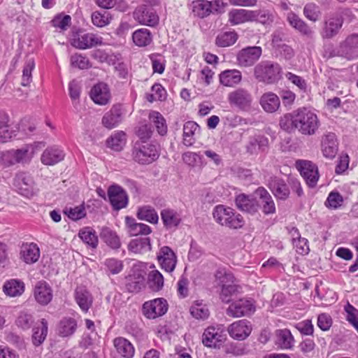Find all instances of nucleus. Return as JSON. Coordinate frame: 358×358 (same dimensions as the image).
Segmentation results:
<instances>
[{
  "mask_svg": "<svg viewBox=\"0 0 358 358\" xmlns=\"http://www.w3.org/2000/svg\"><path fill=\"white\" fill-rule=\"evenodd\" d=\"M280 127L287 133L298 131L305 136H313L320 127L317 115L306 107L299 108L283 115L279 120Z\"/></svg>",
  "mask_w": 358,
  "mask_h": 358,
  "instance_id": "obj_1",
  "label": "nucleus"
},
{
  "mask_svg": "<svg viewBox=\"0 0 358 358\" xmlns=\"http://www.w3.org/2000/svg\"><path fill=\"white\" fill-rule=\"evenodd\" d=\"M132 157L138 164H149L159 158V149L155 144L137 141L132 149Z\"/></svg>",
  "mask_w": 358,
  "mask_h": 358,
  "instance_id": "obj_2",
  "label": "nucleus"
},
{
  "mask_svg": "<svg viewBox=\"0 0 358 358\" xmlns=\"http://www.w3.org/2000/svg\"><path fill=\"white\" fill-rule=\"evenodd\" d=\"M281 67L277 63L262 62L254 69V76L259 82L273 84L280 78Z\"/></svg>",
  "mask_w": 358,
  "mask_h": 358,
  "instance_id": "obj_3",
  "label": "nucleus"
},
{
  "mask_svg": "<svg viewBox=\"0 0 358 358\" xmlns=\"http://www.w3.org/2000/svg\"><path fill=\"white\" fill-rule=\"evenodd\" d=\"M227 100L231 106L243 111H248L252 108L253 98L249 90L238 87L228 94Z\"/></svg>",
  "mask_w": 358,
  "mask_h": 358,
  "instance_id": "obj_4",
  "label": "nucleus"
},
{
  "mask_svg": "<svg viewBox=\"0 0 358 358\" xmlns=\"http://www.w3.org/2000/svg\"><path fill=\"white\" fill-rule=\"evenodd\" d=\"M13 185L22 196L30 197L34 194L35 182L29 173L22 171L16 173Z\"/></svg>",
  "mask_w": 358,
  "mask_h": 358,
  "instance_id": "obj_5",
  "label": "nucleus"
},
{
  "mask_svg": "<svg viewBox=\"0 0 358 358\" xmlns=\"http://www.w3.org/2000/svg\"><path fill=\"white\" fill-rule=\"evenodd\" d=\"M103 44V38L93 33L80 31L75 34L71 39V45L80 50L90 49Z\"/></svg>",
  "mask_w": 358,
  "mask_h": 358,
  "instance_id": "obj_6",
  "label": "nucleus"
},
{
  "mask_svg": "<svg viewBox=\"0 0 358 358\" xmlns=\"http://www.w3.org/2000/svg\"><path fill=\"white\" fill-rule=\"evenodd\" d=\"M167 301L163 298H157L146 301L143 305L142 311L148 319H155L164 315L168 310Z\"/></svg>",
  "mask_w": 358,
  "mask_h": 358,
  "instance_id": "obj_7",
  "label": "nucleus"
},
{
  "mask_svg": "<svg viewBox=\"0 0 358 358\" xmlns=\"http://www.w3.org/2000/svg\"><path fill=\"white\" fill-rule=\"evenodd\" d=\"M134 18L138 23L154 27L159 23V17L153 8L150 6L141 5L134 12Z\"/></svg>",
  "mask_w": 358,
  "mask_h": 358,
  "instance_id": "obj_8",
  "label": "nucleus"
},
{
  "mask_svg": "<svg viewBox=\"0 0 358 358\" xmlns=\"http://www.w3.org/2000/svg\"><path fill=\"white\" fill-rule=\"evenodd\" d=\"M252 326L250 321L243 319L233 322L227 327L229 336L236 341H244L251 334Z\"/></svg>",
  "mask_w": 358,
  "mask_h": 358,
  "instance_id": "obj_9",
  "label": "nucleus"
},
{
  "mask_svg": "<svg viewBox=\"0 0 358 358\" xmlns=\"http://www.w3.org/2000/svg\"><path fill=\"white\" fill-rule=\"evenodd\" d=\"M255 311V307L251 301L241 299L232 302L227 310V314L233 317L248 316Z\"/></svg>",
  "mask_w": 358,
  "mask_h": 358,
  "instance_id": "obj_10",
  "label": "nucleus"
},
{
  "mask_svg": "<svg viewBox=\"0 0 358 358\" xmlns=\"http://www.w3.org/2000/svg\"><path fill=\"white\" fill-rule=\"evenodd\" d=\"M262 48L250 46L240 50L237 55V62L240 66L248 67L252 66L261 57Z\"/></svg>",
  "mask_w": 358,
  "mask_h": 358,
  "instance_id": "obj_11",
  "label": "nucleus"
},
{
  "mask_svg": "<svg viewBox=\"0 0 358 358\" xmlns=\"http://www.w3.org/2000/svg\"><path fill=\"white\" fill-rule=\"evenodd\" d=\"M298 168L306 184L310 187H315L320 177L317 166L310 161H300Z\"/></svg>",
  "mask_w": 358,
  "mask_h": 358,
  "instance_id": "obj_12",
  "label": "nucleus"
},
{
  "mask_svg": "<svg viewBox=\"0 0 358 358\" xmlns=\"http://www.w3.org/2000/svg\"><path fill=\"white\" fill-rule=\"evenodd\" d=\"M269 147L268 138L262 134H255L248 138L245 150L250 155H257L261 152H266Z\"/></svg>",
  "mask_w": 358,
  "mask_h": 358,
  "instance_id": "obj_13",
  "label": "nucleus"
},
{
  "mask_svg": "<svg viewBox=\"0 0 358 358\" xmlns=\"http://www.w3.org/2000/svg\"><path fill=\"white\" fill-rule=\"evenodd\" d=\"M343 24V18L338 15H334L327 18L321 31L323 38L331 39L336 36Z\"/></svg>",
  "mask_w": 358,
  "mask_h": 358,
  "instance_id": "obj_14",
  "label": "nucleus"
},
{
  "mask_svg": "<svg viewBox=\"0 0 358 358\" xmlns=\"http://www.w3.org/2000/svg\"><path fill=\"white\" fill-rule=\"evenodd\" d=\"M235 203L240 210L251 215L255 214L259 209V205L257 198L255 196V192L252 195L238 194L236 196Z\"/></svg>",
  "mask_w": 358,
  "mask_h": 358,
  "instance_id": "obj_15",
  "label": "nucleus"
},
{
  "mask_svg": "<svg viewBox=\"0 0 358 358\" xmlns=\"http://www.w3.org/2000/svg\"><path fill=\"white\" fill-rule=\"evenodd\" d=\"M255 196L257 198L259 208L265 215L274 214L275 213V202L269 192L263 187H258L255 191Z\"/></svg>",
  "mask_w": 358,
  "mask_h": 358,
  "instance_id": "obj_16",
  "label": "nucleus"
},
{
  "mask_svg": "<svg viewBox=\"0 0 358 358\" xmlns=\"http://www.w3.org/2000/svg\"><path fill=\"white\" fill-rule=\"evenodd\" d=\"M286 19L289 24L301 35L310 38L313 37V29L295 13L289 12Z\"/></svg>",
  "mask_w": 358,
  "mask_h": 358,
  "instance_id": "obj_17",
  "label": "nucleus"
},
{
  "mask_svg": "<svg viewBox=\"0 0 358 358\" xmlns=\"http://www.w3.org/2000/svg\"><path fill=\"white\" fill-rule=\"evenodd\" d=\"M268 187L277 199L285 201L290 194L285 181L277 176H271L268 180Z\"/></svg>",
  "mask_w": 358,
  "mask_h": 358,
  "instance_id": "obj_18",
  "label": "nucleus"
},
{
  "mask_svg": "<svg viewBox=\"0 0 358 358\" xmlns=\"http://www.w3.org/2000/svg\"><path fill=\"white\" fill-rule=\"evenodd\" d=\"M157 259L161 268L164 271L171 273L175 269L177 258L171 248L168 246L162 247L157 255Z\"/></svg>",
  "mask_w": 358,
  "mask_h": 358,
  "instance_id": "obj_19",
  "label": "nucleus"
},
{
  "mask_svg": "<svg viewBox=\"0 0 358 358\" xmlns=\"http://www.w3.org/2000/svg\"><path fill=\"white\" fill-rule=\"evenodd\" d=\"M109 201L115 210L125 208L128 203V197L124 189L118 185H112L108 188Z\"/></svg>",
  "mask_w": 358,
  "mask_h": 358,
  "instance_id": "obj_20",
  "label": "nucleus"
},
{
  "mask_svg": "<svg viewBox=\"0 0 358 358\" xmlns=\"http://www.w3.org/2000/svg\"><path fill=\"white\" fill-rule=\"evenodd\" d=\"M90 97L96 104L100 106L108 104L111 98L108 85L104 83H99L94 85L90 91Z\"/></svg>",
  "mask_w": 358,
  "mask_h": 358,
  "instance_id": "obj_21",
  "label": "nucleus"
},
{
  "mask_svg": "<svg viewBox=\"0 0 358 358\" xmlns=\"http://www.w3.org/2000/svg\"><path fill=\"white\" fill-rule=\"evenodd\" d=\"M64 151L59 146L52 145L48 147L42 153L41 162L48 166H53L64 159Z\"/></svg>",
  "mask_w": 358,
  "mask_h": 358,
  "instance_id": "obj_22",
  "label": "nucleus"
},
{
  "mask_svg": "<svg viewBox=\"0 0 358 358\" xmlns=\"http://www.w3.org/2000/svg\"><path fill=\"white\" fill-rule=\"evenodd\" d=\"M122 115L121 105H113L110 110L103 116L101 123L106 128L112 129L121 122Z\"/></svg>",
  "mask_w": 358,
  "mask_h": 358,
  "instance_id": "obj_23",
  "label": "nucleus"
},
{
  "mask_svg": "<svg viewBox=\"0 0 358 358\" xmlns=\"http://www.w3.org/2000/svg\"><path fill=\"white\" fill-rule=\"evenodd\" d=\"M34 294L36 301L41 305L48 304L52 299L50 286L43 280L38 281L34 287Z\"/></svg>",
  "mask_w": 358,
  "mask_h": 358,
  "instance_id": "obj_24",
  "label": "nucleus"
},
{
  "mask_svg": "<svg viewBox=\"0 0 358 358\" xmlns=\"http://www.w3.org/2000/svg\"><path fill=\"white\" fill-rule=\"evenodd\" d=\"M338 141L334 133H328L322 137V150L325 157L334 158L338 152Z\"/></svg>",
  "mask_w": 358,
  "mask_h": 358,
  "instance_id": "obj_25",
  "label": "nucleus"
},
{
  "mask_svg": "<svg viewBox=\"0 0 358 358\" xmlns=\"http://www.w3.org/2000/svg\"><path fill=\"white\" fill-rule=\"evenodd\" d=\"M242 73L237 69H227L220 73V83L225 87H234L242 81Z\"/></svg>",
  "mask_w": 358,
  "mask_h": 358,
  "instance_id": "obj_26",
  "label": "nucleus"
},
{
  "mask_svg": "<svg viewBox=\"0 0 358 358\" xmlns=\"http://www.w3.org/2000/svg\"><path fill=\"white\" fill-rule=\"evenodd\" d=\"M161 218L166 229L177 228L181 222L180 213L172 208L163 209L160 213Z\"/></svg>",
  "mask_w": 358,
  "mask_h": 358,
  "instance_id": "obj_27",
  "label": "nucleus"
},
{
  "mask_svg": "<svg viewBox=\"0 0 358 358\" xmlns=\"http://www.w3.org/2000/svg\"><path fill=\"white\" fill-rule=\"evenodd\" d=\"M78 329V322L71 317H64L59 322L57 326L58 335L62 338L72 336Z\"/></svg>",
  "mask_w": 358,
  "mask_h": 358,
  "instance_id": "obj_28",
  "label": "nucleus"
},
{
  "mask_svg": "<svg viewBox=\"0 0 358 358\" xmlns=\"http://www.w3.org/2000/svg\"><path fill=\"white\" fill-rule=\"evenodd\" d=\"M74 295L80 308L87 313L93 303V297L90 292L83 287H78L76 289Z\"/></svg>",
  "mask_w": 358,
  "mask_h": 358,
  "instance_id": "obj_29",
  "label": "nucleus"
},
{
  "mask_svg": "<svg viewBox=\"0 0 358 358\" xmlns=\"http://www.w3.org/2000/svg\"><path fill=\"white\" fill-rule=\"evenodd\" d=\"M125 224L128 232L131 236L148 235L152 232L150 226L143 223H138L136 220L131 217L127 216L125 217Z\"/></svg>",
  "mask_w": 358,
  "mask_h": 358,
  "instance_id": "obj_30",
  "label": "nucleus"
},
{
  "mask_svg": "<svg viewBox=\"0 0 358 358\" xmlns=\"http://www.w3.org/2000/svg\"><path fill=\"white\" fill-rule=\"evenodd\" d=\"M113 345L118 355L124 358H132L135 349L131 343L123 337H117L113 340Z\"/></svg>",
  "mask_w": 358,
  "mask_h": 358,
  "instance_id": "obj_31",
  "label": "nucleus"
},
{
  "mask_svg": "<svg viewBox=\"0 0 358 358\" xmlns=\"http://www.w3.org/2000/svg\"><path fill=\"white\" fill-rule=\"evenodd\" d=\"M20 256L26 264H34L39 259V248L34 243L23 245L20 250Z\"/></svg>",
  "mask_w": 358,
  "mask_h": 358,
  "instance_id": "obj_32",
  "label": "nucleus"
},
{
  "mask_svg": "<svg viewBox=\"0 0 358 358\" xmlns=\"http://www.w3.org/2000/svg\"><path fill=\"white\" fill-rule=\"evenodd\" d=\"M260 105L266 113H274L280 106L279 97L273 92L264 93L260 99Z\"/></svg>",
  "mask_w": 358,
  "mask_h": 358,
  "instance_id": "obj_33",
  "label": "nucleus"
},
{
  "mask_svg": "<svg viewBox=\"0 0 358 358\" xmlns=\"http://www.w3.org/2000/svg\"><path fill=\"white\" fill-rule=\"evenodd\" d=\"M100 238L110 248L117 250L121 246V241L117 233L108 227H103L100 231Z\"/></svg>",
  "mask_w": 358,
  "mask_h": 358,
  "instance_id": "obj_34",
  "label": "nucleus"
},
{
  "mask_svg": "<svg viewBox=\"0 0 358 358\" xmlns=\"http://www.w3.org/2000/svg\"><path fill=\"white\" fill-rule=\"evenodd\" d=\"M222 341V335L214 327L206 328L202 335L203 345L208 348H216L217 343Z\"/></svg>",
  "mask_w": 358,
  "mask_h": 358,
  "instance_id": "obj_35",
  "label": "nucleus"
},
{
  "mask_svg": "<svg viewBox=\"0 0 358 358\" xmlns=\"http://www.w3.org/2000/svg\"><path fill=\"white\" fill-rule=\"evenodd\" d=\"M129 250L138 254H144L152 249L150 239L148 237H140L132 239L128 245Z\"/></svg>",
  "mask_w": 358,
  "mask_h": 358,
  "instance_id": "obj_36",
  "label": "nucleus"
},
{
  "mask_svg": "<svg viewBox=\"0 0 358 358\" xmlns=\"http://www.w3.org/2000/svg\"><path fill=\"white\" fill-rule=\"evenodd\" d=\"M40 322L41 326L34 327L32 329V343L36 347L41 345L44 342L47 337L48 331V321L43 318L41 320Z\"/></svg>",
  "mask_w": 358,
  "mask_h": 358,
  "instance_id": "obj_37",
  "label": "nucleus"
},
{
  "mask_svg": "<svg viewBox=\"0 0 358 358\" xmlns=\"http://www.w3.org/2000/svg\"><path fill=\"white\" fill-rule=\"evenodd\" d=\"M229 22L231 25L250 22V10L232 9L228 13Z\"/></svg>",
  "mask_w": 358,
  "mask_h": 358,
  "instance_id": "obj_38",
  "label": "nucleus"
},
{
  "mask_svg": "<svg viewBox=\"0 0 358 358\" xmlns=\"http://www.w3.org/2000/svg\"><path fill=\"white\" fill-rule=\"evenodd\" d=\"M134 44L138 47L149 45L152 41V36L150 30L141 28L136 30L132 34Z\"/></svg>",
  "mask_w": 358,
  "mask_h": 358,
  "instance_id": "obj_39",
  "label": "nucleus"
},
{
  "mask_svg": "<svg viewBox=\"0 0 358 358\" xmlns=\"http://www.w3.org/2000/svg\"><path fill=\"white\" fill-rule=\"evenodd\" d=\"M273 13L266 9L250 10V22L269 24L273 22Z\"/></svg>",
  "mask_w": 358,
  "mask_h": 358,
  "instance_id": "obj_40",
  "label": "nucleus"
},
{
  "mask_svg": "<svg viewBox=\"0 0 358 358\" xmlns=\"http://www.w3.org/2000/svg\"><path fill=\"white\" fill-rule=\"evenodd\" d=\"M200 130L199 124L195 122L188 121L183 127V144L189 147L194 143V135Z\"/></svg>",
  "mask_w": 358,
  "mask_h": 358,
  "instance_id": "obj_41",
  "label": "nucleus"
},
{
  "mask_svg": "<svg viewBox=\"0 0 358 358\" xmlns=\"http://www.w3.org/2000/svg\"><path fill=\"white\" fill-rule=\"evenodd\" d=\"M292 242L296 251L300 255H306L309 252L308 241L305 238L300 237L299 230L296 228H292Z\"/></svg>",
  "mask_w": 358,
  "mask_h": 358,
  "instance_id": "obj_42",
  "label": "nucleus"
},
{
  "mask_svg": "<svg viewBox=\"0 0 358 358\" xmlns=\"http://www.w3.org/2000/svg\"><path fill=\"white\" fill-rule=\"evenodd\" d=\"M78 236L87 245L93 249L98 246V236L96 231L91 227H84L78 233Z\"/></svg>",
  "mask_w": 358,
  "mask_h": 358,
  "instance_id": "obj_43",
  "label": "nucleus"
},
{
  "mask_svg": "<svg viewBox=\"0 0 358 358\" xmlns=\"http://www.w3.org/2000/svg\"><path fill=\"white\" fill-rule=\"evenodd\" d=\"M24 283L15 279L7 281L3 285V292L6 295L10 296H20L24 292Z\"/></svg>",
  "mask_w": 358,
  "mask_h": 358,
  "instance_id": "obj_44",
  "label": "nucleus"
},
{
  "mask_svg": "<svg viewBox=\"0 0 358 358\" xmlns=\"http://www.w3.org/2000/svg\"><path fill=\"white\" fill-rule=\"evenodd\" d=\"M137 217L139 220H145L151 224H157L159 220L157 211L150 206H144L139 208L137 211Z\"/></svg>",
  "mask_w": 358,
  "mask_h": 358,
  "instance_id": "obj_45",
  "label": "nucleus"
},
{
  "mask_svg": "<svg viewBox=\"0 0 358 358\" xmlns=\"http://www.w3.org/2000/svg\"><path fill=\"white\" fill-rule=\"evenodd\" d=\"M190 314L196 320H204L209 317L210 313L203 301H196L189 308Z\"/></svg>",
  "mask_w": 358,
  "mask_h": 358,
  "instance_id": "obj_46",
  "label": "nucleus"
},
{
  "mask_svg": "<svg viewBox=\"0 0 358 358\" xmlns=\"http://www.w3.org/2000/svg\"><path fill=\"white\" fill-rule=\"evenodd\" d=\"M277 336L278 343L282 349L290 350L293 348L294 338L289 329L278 330Z\"/></svg>",
  "mask_w": 358,
  "mask_h": 358,
  "instance_id": "obj_47",
  "label": "nucleus"
},
{
  "mask_svg": "<svg viewBox=\"0 0 358 358\" xmlns=\"http://www.w3.org/2000/svg\"><path fill=\"white\" fill-rule=\"evenodd\" d=\"M148 117L155 124L159 134L164 136L167 133L166 120L160 113L152 110L150 113Z\"/></svg>",
  "mask_w": 358,
  "mask_h": 358,
  "instance_id": "obj_48",
  "label": "nucleus"
},
{
  "mask_svg": "<svg viewBox=\"0 0 358 358\" xmlns=\"http://www.w3.org/2000/svg\"><path fill=\"white\" fill-rule=\"evenodd\" d=\"M231 213V208L218 205L213 209V215L215 220L222 226L227 227L228 216Z\"/></svg>",
  "mask_w": 358,
  "mask_h": 358,
  "instance_id": "obj_49",
  "label": "nucleus"
},
{
  "mask_svg": "<svg viewBox=\"0 0 358 358\" xmlns=\"http://www.w3.org/2000/svg\"><path fill=\"white\" fill-rule=\"evenodd\" d=\"M125 136L123 131H118L111 135L106 141L108 147L115 151L122 150L126 143Z\"/></svg>",
  "mask_w": 358,
  "mask_h": 358,
  "instance_id": "obj_50",
  "label": "nucleus"
},
{
  "mask_svg": "<svg viewBox=\"0 0 358 358\" xmlns=\"http://www.w3.org/2000/svg\"><path fill=\"white\" fill-rule=\"evenodd\" d=\"M148 284L152 291L158 292L164 286V277L157 270L151 271L148 274Z\"/></svg>",
  "mask_w": 358,
  "mask_h": 358,
  "instance_id": "obj_51",
  "label": "nucleus"
},
{
  "mask_svg": "<svg viewBox=\"0 0 358 358\" xmlns=\"http://www.w3.org/2000/svg\"><path fill=\"white\" fill-rule=\"evenodd\" d=\"M8 116L5 113H0V143H6L13 136V131L9 129Z\"/></svg>",
  "mask_w": 358,
  "mask_h": 358,
  "instance_id": "obj_52",
  "label": "nucleus"
},
{
  "mask_svg": "<svg viewBox=\"0 0 358 358\" xmlns=\"http://www.w3.org/2000/svg\"><path fill=\"white\" fill-rule=\"evenodd\" d=\"M193 13L195 15L203 18L212 13L210 4L207 0H198L193 1Z\"/></svg>",
  "mask_w": 358,
  "mask_h": 358,
  "instance_id": "obj_53",
  "label": "nucleus"
},
{
  "mask_svg": "<svg viewBox=\"0 0 358 358\" xmlns=\"http://www.w3.org/2000/svg\"><path fill=\"white\" fill-rule=\"evenodd\" d=\"M238 39V35L235 31H226L217 35L215 44L219 47H228L232 45Z\"/></svg>",
  "mask_w": 358,
  "mask_h": 358,
  "instance_id": "obj_54",
  "label": "nucleus"
},
{
  "mask_svg": "<svg viewBox=\"0 0 358 358\" xmlns=\"http://www.w3.org/2000/svg\"><path fill=\"white\" fill-rule=\"evenodd\" d=\"M15 323L18 328L25 331L32 327L34 323V318L31 313L27 311H21L17 315Z\"/></svg>",
  "mask_w": 358,
  "mask_h": 358,
  "instance_id": "obj_55",
  "label": "nucleus"
},
{
  "mask_svg": "<svg viewBox=\"0 0 358 358\" xmlns=\"http://www.w3.org/2000/svg\"><path fill=\"white\" fill-rule=\"evenodd\" d=\"M145 278L141 275H130L126 285L127 289L129 292H138L144 285Z\"/></svg>",
  "mask_w": 358,
  "mask_h": 358,
  "instance_id": "obj_56",
  "label": "nucleus"
},
{
  "mask_svg": "<svg viewBox=\"0 0 358 358\" xmlns=\"http://www.w3.org/2000/svg\"><path fill=\"white\" fill-rule=\"evenodd\" d=\"M92 22L97 27H103L110 24L111 16L107 11H95L92 14Z\"/></svg>",
  "mask_w": 358,
  "mask_h": 358,
  "instance_id": "obj_57",
  "label": "nucleus"
},
{
  "mask_svg": "<svg viewBox=\"0 0 358 358\" xmlns=\"http://www.w3.org/2000/svg\"><path fill=\"white\" fill-rule=\"evenodd\" d=\"M34 67L35 63L33 59H29L26 62L22 71V78L21 82V85L22 86H28L31 82V72Z\"/></svg>",
  "mask_w": 358,
  "mask_h": 358,
  "instance_id": "obj_58",
  "label": "nucleus"
},
{
  "mask_svg": "<svg viewBox=\"0 0 358 358\" xmlns=\"http://www.w3.org/2000/svg\"><path fill=\"white\" fill-rule=\"evenodd\" d=\"M343 201L342 195L338 192H331L324 203V205L328 208L337 209L338 208Z\"/></svg>",
  "mask_w": 358,
  "mask_h": 358,
  "instance_id": "obj_59",
  "label": "nucleus"
},
{
  "mask_svg": "<svg viewBox=\"0 0 358 358\" xmlns=\"http://www.w3.org/2000/svg\"><path fill=\"white\" fill-rule=\"evenodd\" d=\"M319 7L313 3H308L303 8L304 16L310 21L316 22L320 16Z\"/></svg>",
  "mask_w": 358,
  "mask_h": 358,
  "instance_id": "obj_60",
  "label": "nucleus"
},
{
  "mask_svg": "<svg viewBox=\"0 0 358 358\" xmlns=\"http://www.w3.org/2000/svg\"><path fill=\"white\" fill-rule=\"evenodd\" d=\"M228 217L229 220L227 224V227L237 229L242 228L245 224V220L243 216L236 213L233 208H231V213Z\"/></svg>",
  "mask_w": 358,
  "mask_h": 358,
  "instance_id": "obj_61",
  "label": "nucleus"
},
{
  "mask_svg": "<svg viewBox=\"0 0 358 358\" xmlns=\"http://www.w3.org/2000/svg\"><path fill=\"white\" fill-rule=\"evenodd\" d=\"M220 285L222 286L220 299L222 302L229 303L232 294L237 291V287L234 282L224 283Z\"/></svg>",
  "mask_w": 358,
  "mask_h": 358,
  "instance_id": "obj_62",
  "label": "nucleus"
},
{
  "mask_svg": "<svg viewBox=\"0 0 358 358\" xmlns=\"http://www.w3.org/2000/svg\"><path fill=\"white\" fill-rule=\"evenodd\" d=\"M69 92L73 104L76 106L79 103L80 100L81 92V86L80 83L76 80L71 81L69 84Z\"/></svg>",
  "mask_w": 358,
  "mask_h": 358,
  "instance_id": "obj_63",
  "label": "nucleus"
},
{
  "mask_svg": "<svg viewBox=\"0 0 358 358\" xmlns=\"http://www.w3.org/2000/svg\"><path fill=\"white\" fill-rule=\"evenodd\" d=\"M71 64L80 69H86L91 66L88 58L80 54H75L71 57Z\"/></svg>",
  "mask_w": 358,
  "mask_h": 358,
  "instance_id": "obj_64",
  "label": "nucleus"
}]
</instances>
